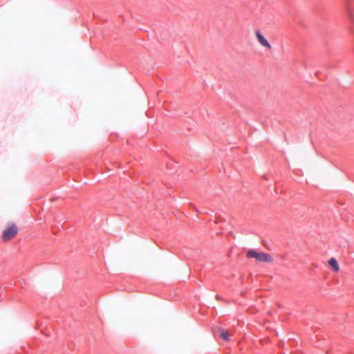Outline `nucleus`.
<instances>
[{"label":"nucleus","instance_id":"nucleus-1","mask_svg":"<svg viewBox=\"0 0 354 354\" xmlns=\"http://www.w3.org/2000/svg\"><path fill=\"white\" fill-rule=\"evenodd\" d=\"M19 232V228L15 223L8 224L2 232L1 239L3 242H8L15 237Z\"/></svg>","mask_w":354,"mask_h":354},{"label":"nucleus","instance_id":"nucleus-2","mask_svg":"<svg viewBox=\"0 0 354 354\" xmlns=\"http://www.w3.org/2000/svg\"><path fill=\"white\" fill-rule=\"evenodd\" d=\"M247 257L254 258L257 261L260 262H271L272 261V257L264 252H259L255 250H249L247 252Z\"/></svg>","mask_w":354,"mask_h":354},{"label":"nucleus","instance_id":"nucleus-3","mask_svg":"<svg viewBox=\"0 0 354 354\" xmlns=\"http://www.w3.org/2000/svg\"><path fill=\"white\" fill-rule=\"evenodd\" d=\"M255 35L258 42L261 44V46L268 49H270L272 48L270 44L264 37L259 30H257L255 31Z\"/></svg>","mask_w":354,"mask_h":354},{"label":"nucleus","instance_id":"nucleus-4","mask_svg":"<svg viewBox=\"0 0 354 354\" xmlns=\"http://www.w3.org/2000/svg\"><path fill=\"white\" fill-rule=\"evenodd\" d=\"M328 264L330 267L333 268V270L335 272H339V264H338V262L335 259V258H330L329 260H328Z\"/></svg>","mask_w":354,"mask_h":354},{"label":"nucleus","instance_id":"nucleus-5","mask_svg":"<svg viewBox=\"0 0 354 354\" xmlns=\"http://www.w3.org/2000/svg\"><path fill=\"white\" fill-rule=\"evenodd\" d=\"M219 332H220V337L223 339H224L225 341L229 340V337L230 336V335L227 331L224 330L223 329H220Z\"/></svg>","mask_w":354,"mask_h":354}]
</instances>
